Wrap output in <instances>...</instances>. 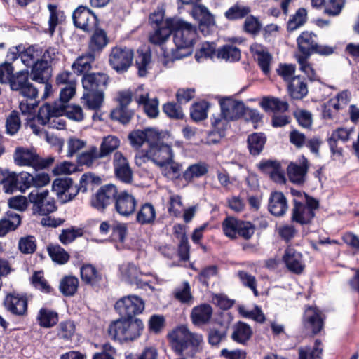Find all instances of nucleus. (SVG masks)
Masks as SVG:
<instances>
[{"label": "nucleus", "instance_id": "nucleus-1", "mask_svg": "<svg viewBox=\"0 0 359 359\" xmlns=\"http://www.w3.org/2000/svg\"><path fill=\"white\" fill-rule=\"evenodd\" d=\"M166 24L171 29V34H173L175 48H172L170 53L165 50V56L175 60L190 55L197 36L196 27L177 18L166 19Z\"/></svg>", "mask_w": 359, "mask_h": 359}, {"label": "nucleus", "instance_id": "nucleus-2", "mask_svg": "<svg viewBox=\"0 0 359 359\" xmlns=\"http://www.w3.org/2000/svg\"><path fill=\"white\" fill-rule=\"evenodd\" d=\"M168 338L172 349L179 355L194 358L202 351V334L190 332L185 325L177 327L168 334Z\"/></svg>", "mask_w": 359, "mask_h": 359}, {"label": "nucleus", "instance_id": "nucleus-3", "mask_svg": "<svg viewBox=\"0 0 359 359\" xmlns=\"http://www.w3.org/2000/svg\"><path fill=\"white\" fill-rule=\"evenodd\" d=\"M109 81V77L105 73L93 72L83 75L81 81L84 93L81 99L89 109L97 110L102 107Z\"/></svg>", "mask_w": 359, "mask_h": 359}, {"label": "nucleus", "instance_id": "nucleus-4", "mask_svg": "<svg viewBox=\"0 0 359 359\" xmlns=\"http://www.w3.org/2000/svg\"><path fill=\"white\" fill-rule=\"evenodd\" d=\"M9 86L13 91L18 92L26 98V100H22L19 104L22 114H32L39 104V102L36 100L38 89L29 81V71L25 69L17 72Z\"/></svg>", "mask_w": 359, "mask_h": 359}, {"label": "nucleus", "instance_id": "nucleus-5", "mask_svg": "<svg viewBox=\"0 0 359 359\" xmlns=\"http://www.w3.org/2000/svg\"><path fill=\"white\" fill-rule=\"evenodd\" d=\"M144 327L142 321L139 318H119L110 323L108 327V334L114 340L133 341L140 337Z\"/></svg>", "mask_w": 359, "mask_h": 359}, {"label": "nucleus", "instance_id": "nucleus-6", "mask_svg": "<svg viewBox=\"0 0 359 359\" xmlns=\"http://www.w3.org/2000/svg\"><path fill=\"white\" fill-rule=\"evenodd\" d=\"M305 202L293 200L291 220L301 225L310 224L316 216V210L319 208V201L315 198L304 193Z\"/></svg>", "mask_w": 359, "mask_h": 359}, {"label": "nucleus", "instance_id": "nucleus-7", "mask_svg": "<svg viewBox=\"0 0 359 359\" xmlns=\"http://www.w3.org/2000/svg\"><path fill=\"white\" fill-rule=\"evenodd\" d=\"M222 230L224 235L231 239H236L238 236L249 240L255 233V226L250 222L227 217L222 222Z\"/></svg>", "mask_w": 359, "mask_h": 359}, {"label": "nucleus", "instance_id": "nucleus-8", "mask_svg": "<svg viewBox=\"0 0 359 359\" xmlns=\"http://www.w3.org/2000/svg\"><path fill=\"white\" fill-rule=\"evenodd\" d=\"M13 158L17 165L30 166L36 170L46 168L54 161L53 157L41 158L36 152L22 147L15 149Z\"/></svg>", "mask_w": 359, "mask_h": 359}, {"label": "nucleus", "instance_id": "nucleus-9", "mask_svg": "<svg viewBox=\"0 0 359 359\" xmlns=\"http://www.w3.org/2000/svg\"><path fill=\"white\" fill-rule=\"evenodd\" d=\"M316 37L317 35L312 32H302L297 39L299 51L322 56H329L334 53L335 47L318 44L316 41Z\"/></svg>", "mask_w": 359, "mask_h": 359}, {"label": "nucleus", "instance_id": "nucleus-10", "mask_svg": "<svg viewBox=\"0 0 359 359\" xmlns=\"http://www.w3.org/2000/svg\"><path fill=\"white\" fill-rule=\"evenodd\" d=\"M49 191L44 190L39 191H32L28 196L30 203L32 204V213L34 215L47 216L50 213L55 212L57 207L55 201L48 197Z\"/></svg>", "mask_w": 359, "mask_h": 359}, {"label": "nucleus", "instance_id": "nucleus-11", "mask_svg": "<svg viewBox=\"0 0 359 359\" xmlns=\"http://www.w3.org/2000/svg\"><path fill=\"white\" fill-rule=\"evenodd\" d=\"M144 300L137 295H127L118 299L114 308L120 315V318L135 319V316L142 313L144 310Z\"/></svg>", "mask_w": 359, "mask_h": 359}, {"label": "nucleus", "instance_id": "nucleus-12", "mask_svg": "<svg viewBox=\"0 0 359 359\" xmlns=\"http://www.w3.org/2000/svg\"><path fill=\"white\" fill-rule=\"evenodd\" d=\"M134 57V52L127 47L116 46L111 48L109 62L113 69L118 73L128 71L131 66Z\"/></svg>", "mask_w": 359, "mask_h": 359}, {"label": "nucleus", "instance_id": "nucleus-13", "mask_svg": "<svg viewBox=\"0 0 359 359\" xmlns=\"http://www.w3.org/2000/svg\"><path fill=\"white\" fill-rule=\"evenodd\" d=\"M74 25L84 32H89L98 25L97 15L86 6H78L72 13Z\"/></svg>", "mask_w": 359, "mask_h": 359}, {"label": "nucleus", "instance_id": "nucleus-14", "mask_svg": "<svg viewBox=\"0 0 359 359\" xmlns=\"http://www.w3.org/2000/svg\"><path fill=\"white\" fill-rule=\"evenodd\" d=\"M118 192L117 187L114 184L103 185L92 197L91 205L97 210L103 212L108 205L114 204Z\"/></svg>", "mask_w": 359, "mask_h": 359}, {"label": "nucleus", "instance_id": "nucleus-15", "mask_svg": "<svg viewBox=\"0 0 359 359\" xmlns=\"http://www.w3.org/2000/svg\"><path fill=\"white\" fill-rule=\"evenodd\" d=\"M221 116L226 121H235L244 116L245 104L231 97H222L219 100Z\"/></svg>", "mask_w": 359, "mask_h": 359}, {"label": "nucleus", "instance_id": "nucleus-16", "mask_svg": "<svg viewBox=\"0 0 359 359\" xmlns=\"http://www.w3.org/2000/svg\"><path fill=\"white\" fill-rule=\"evenodd\" d=\"M144 157L151 159L156 165L162 168L172 162L174 153L171 145L161 142L152 145Z\"/></svg>", "mask_w": 359, "mask_h": 359}, {"label": "nucleus", "instance_id": "nucleus-17", "mask_svg": "<svg viewBox=\"0 0 359 359\" xmlns=\"http://www.w3.org/2000/svg\"><path fill=\"white\" fill-rule=\"evenodd\" d=\"M304 329L312 335L318 334L324 327L321 311L316 307L308 306L302 317Z\"/></svg>", "mask_w": 359, "mask_h": 359}, {"label": "nucleus", "instance_id": "nucleus-18", "mask_svg": "<svg viewBox=\"0 0 359 359\" xmlns=\"http://www.w3.org/2000/svg\"><path fill=\"white\" fill-rule=\"evenodd\" d=\"M137 201L135 197L126 190L120 191L114 204V210L119 215L128 217L136 210Z\"/></svg>", "mask_w": 359, "mask_h": 359}, {"label": "nucleus", "instance_id": "nucleus-19", "mask_svg": "<svg viewBox=\"0 0 359 359\" xmlns=\"http://www.w3.org/2000/svg\"><path fill=\"white\" fill-rule=\"evenodd\" d=\"M113 164L116 178L125 184H130L133 181V171L127 159L121 152L114 154Z\"/></svg>", "mask_w": 359, "mask_h": 359}, {"label": "nucleus", "instance_id": "nucleus-20", "mask_svg": "<svg viewBox=\"0 0 359 359\" xmlns=\"http://www.w3.org/2000/svg\"><path fill=\"white\" fill-rule=\"evenodd\" d=\"M4 306L8 311L15 316H25L27 311L26 297L15 293L6 295L4 300Z\"/></svg>", "mask_w": 359, "mask_h": 359}, {"label": "nucleus", "instance_id": "nucleus-21", "mask_svg": "<svg viewBox=\"0 0 359 359\" xmlns=\"http://www.w3.org/2000/svg\"><path fill=\"white\" fill-rule=\"evenodd\" d=\"M250 50L263 73L266 75L269 74L272 60V56L269 52L264 46L257 43H252L250 47Z\"/></svg>", "mask_w": 359, "mask_h": 359}, {"label": "nucleus", "instance_id": "nucleus-22", "mask_svg": "<svg viewBox=\"0 0 359 359\" xmlns=\"http://www.w3.org/2000/svg\"><path fill=\"white\" fill-rule=\"evenodd\" d=\"M287 268L296 274L302 273L304 265L302 262V255L297 252L294 248L287 247L283 257Z\"/></svg>", "mask_w": 359, "mask_h": 359}, {"label": "nucleus", "instance_id": "nucleus-23", "mask_svg": "<svg viewBox=\"0 0 359 359\" xmlns=\"http://www.w3.org/2000/svg\"><path fill=\"white\" fill-rule=\"evenodd\" d=\"M287 209V201L284 194L281 191L271 192L269 199V211L276 217H282Z\"/></svg>", "mask_w": 359, "mask_h": 359}, {"label": "nucleus", "instance_id": "nucleus-24", "mask_svg": "<svg viewBox=\"0 0 359 359\" xmlns=\"http://www.w3.org/2000/svg\"><path fill=\"white\" fill-rule=\"evenodd\" d=\"M93 29L94 32L88 42V50L90 53L97 55L107 46L109 39L103 29L96 27Z\"/></svg>", "mask_w": 359, "mask_h": 359}, {"label": "nucleus", "instance_id": "nucleus-25", "mask_svg": "<svg viewBox=\"0 0 359 359\" xmlns=\"http://www.w3.org/2000/svg\"><path fill=\"white\" fill-rule=\"evenodd\" d=\"M289 95L293 100H302L308 94L306 79L301 76H293L287 86Z\"/></svg>", "mask_w": 359, "mask_h": 359}, {"label": "nucleus", "instance_id": "nucleus-26", "mask_svg": "<svg viewBox=\"0 0 359 359\" xmlns=\"http://www.w3.org/2000/svg\"><path fill=\"white\" fill-rule=\"evenodd\" d=\"M308 169L309 162L304 156L301 165L290 163L287 167V175L290 180L297 184H303L305 182V177Z\"/></svg>", "mask_w": 359, "mask_h": 359}, {"label": "nucleus", "instance_id": "nucleus-27", "mask_svg": "<svg viewBox=\"0 0 359 359\" xmlns=\"http://www.w3.org/2000/svg\"><path fill=\"white\" fill-rule=\"evenodd\" d=\"M212 308L208 304H201L194 306L191 312V320L194 325L207 324L212 315Z\"/></svg>", "mask_w": 359, "mask_h": 359}, {"label": "nucleus", "instance_id": "nucleus-28", "mask_svg": "<svg viewBox=\"0 0 359 359\" xmlns=\"http://www.w3.org/2000/svg\"><path fill=\"white\" fill-rule=\"evenodd\" d=\"M22 223L19 214L8 211L5 217L0 219V237L5 236L10 231H15Z\"/></svg>", "mask_w": 359, "mask_h": 359}, {"label": "nucleus", "instance_id": "nucleus-29", "mask_svg": "<svg viewBox=\"0 0 359 359\" xmlns=\"http://www.w3.org/2000/svg\"><path fill=\"white\" fill-rule=\"evenodd\" d=\"M81 280L93 287H98L102 282V275L92 264H84L81 270Z\"/></svg>", "mask_w": 359, "mask_h": 359}, {"label": "nucleus", "instance_id": "nucleus-30", "mask_svg": "<svg viewBox=\"0 0 359 359\" xmlns=\"http://www.w3.org/2000/svg\"><path fill=\"white\" fill-rule=\"evenodd\" d=\"M156 212L151 203L142 204L136 214V222L140 225H152L154 224Z\"/></svg>", "mask_w": 359, "mask_h": 359}, {"label": "nucleus", "instance_id": "nucleus-31", "mask_svg": "<svg viewBox=\"0 0 359 359\" xmlns=\"http://www.w3.org/2000/svg\"><path fill=\"white\" fill-rule=\"evenodd\" d=\"M259 105L266 112H285L289 109V104L287 102L273 96L263 97Z\"/></svg>", "mask_w": 359, "mask_h": 359}, {"label": "nucleus", "instance_id": "nucleus-32", "mask_svg": "<svg viewBox=\"0 0 359 359\" xmlns=\"http://www.w3.org/2000/svg\"><path fill=\"white\" fill-rule=\"evenodd\" d=\"M123 279L130 285H135L138 287L143 286L141 280V273L137 267L133 263H128L121 267Z\"/></svg>", "mask_w": 359, "mask_h": 359}, {"label": "nucleus", "instance_id": "nucleus-33", "mask_svg": "<svg viewBox=\"0 0 359 359\" xmlns=\"http://www.w3.org/2000/svg\"><path fill=\"white\" fill-rule=\"evenodd\" d=\"M252 335V330L250 326L244 322L239 321L233 326L231 339L237 343L245 344Z\"/></svg>", "mask_w": 359, "mask_h": 359}, {"label": "nucleus", "instance_id": "nucleus-34", "mask_svg": "<svg viewBox=\"0 0 359 359\" xmlns=\"http://www.w3.org/2000/svg\"><path fill=\"white\" fill-rule=\"evenodd\" d=\"M266 142V137L262 133H254L248 135L247 139L248 148L251 155H259Z\"/></svg>", "mask_w": 359, "mask_h": 359}, {"label": "nucleus", "instance_id": "nucleus-35", "mask_svg": "<svg viewBox=\"0 0 359 359\" xmlns=\"http://www.w3.org/2000/svg\"><path fill=\"white\" fill-rule=\"evenodd\" d=\"M32 67V80L39 83H45L48 80L49 65L47 60H37Z\"/></svg>", "mask_w": 359, "mask_h": 359}, {"label": "nucleus", "instance_id": "nucleus-36", "mask_svg": "<svg viewBox=\"0 0 359 359\" xmlns=\"http://www.w3.org/2000/svg\"><path fill=\"white\" fill-rule=\"evenodd\" d=\"M96 55L90 51L81 56H79L72 64V68L77 74H88V71L92 68V62L95 60Z\"/></svg>", "mask_w": 359, "mask_h": 359}, {"label": "nucleus", "instance_id": "nucleus-37", "mask_svg": "<svg viewBox=\"0 0 359 359\" xmlns=\"http://www.w3.org/2000/svg\"><path fill=\"white\" fill-rule=\"evenodd\" d=\"M0 184H3V189L6 194H13L20 191L18 184V176L15 172H10L8 169H4Z\"/></svg>", "mask_w": 359, "mask_h": 359}, {"label": "nucleus", "instance_id": "nucleus-38", "mask_svg": "<svg viewBox=\"0 0 359 359\" xmlns=\"http://www.w3.org/2000/svg\"><path fill=\"white\" fill-rule=\"evenodd\" d=\"M100 179L98 177H95L91 173L83 174L81 176V180H80L79 187L77 188L76 187H75L74 189V191L69 193L68 195L65 194L64 195L65 198H63L62 197L61 198L62 200V203H67V202L72 201L77 195V194L79 191H81L82 192L86 191V190H87L86 185L88 184H89V183L92 184H96V183H98L100 182Z\"/></svg>", "mask_w": 359, "mask_h": 359}, {"label": "nucleus", "instance_id": "nucleus-39", "mask_svg": "<svg viewBox=\"0 0 359 359\" xmlns=\"http://www.w3.org/2000/svg\"><path fill=\"white\" fill-rule=\"evenodd\" d=\"M208 172V165L204 162H199L189 165L183 172L182 177L188 182H191L194 178H199Z\"/></svg>", "mask_w": 359, "mask_h": 359}, {"label": "nucleus", "instance_id": "nucleus-40", "mask_svg": "<svg viewBox=\"0 0 359 359\" xmlns=\"http://www.w3.org/2000/svg\"><path fill=\"white\" fill-rule=\"evenodd\" d=\"M37 320L41 327H52L58 322V314L46 308H41L39 311Z\"/></svg>", "mask_w": 359, "mask_h": 359}, {"label": "nucleus", "instance_id": "nucleus-41", "mask_svg": "<svg viewBox=\"0 0 359 359\" xmlns=\"http://www.w3.org/2000/svg\"><path fill=\"white\" fill-rule=\"evenodd\" d=\"M241 55L240 49L231 44L224 45L217 50V57L226 61H238L241 59Z\"/></svg>", "mask_w": 359, "mask_h": 359}, {"label": "nucleus", "instance_id": "nucleus-42", "mask_svg": "<svg viewBox=\"0 0 359 359\" xmlns=\"http://www.w3.org/2000/svg\"><path fill=\"white\" fill-rule=\"evenodd\" d=\"M250 12V6H243L237 2L224 13V16L227 20L233 21L247 17Z\"/></svg>", "mask_w": 359, "mask_h": 359}, {"label": "nucleus", "instance_id": "nucleus-43", "mask_svg": "<svg viewBox=\"0 0 359 359\" xmlns=\"http://www.w3.org/2000/svg\"><path fill=\"white\" fill-rule=\"evenodd\" d=\"M119 144L120 141L118 137L112 135L105 137L98 151V157L101 158L107 157L115 151L119 147Z\"/></svg>", "mask_w": 359, "mask_h": 359}, {"label": "nucleus", "instance_id": "nucleus-44", "mask_svg": "<svg viewBox=\"0 0 359 359\" xmlns=\"http://www.w3.org/2000/svg\"><path fill=\"white\" fill-rule=\"evenodd\" d=\"M58 116H60L59 107H53L49 104H45L39 108L36 118L40 124L45 126L48 123L51 117Z\"/></svg>", "mask_w": 359, "mask_h": 359}, {"label": "nucleus", "instance_id": "nucleus-45", "mask_svg": "<svg viewBox=\"0 0 359 359\" xmlns=\"http://www.w3.org/2000/svg\"><path fill=\"white\" fill-rule=\"evenodd\" d=\"M60 116L65 115L69 119L81 121L83 119V113L82 108L76 104H63L59 107Z\"/></svg>", "mask_w": 359, "mask_h": 359}, {"label": "nucleus", "instance_id": "nucleus-46", "mask_svg": "<svg viewBox=\"0 0 359 359\" xmlns=\"http://www.w3.org/2000/svg\"><path fill=\"white\" fill-rule=\"evenodd\" d=\"M307 11L304 8H299L294 15H292L289 19L287 25V30L292 32L297 29L306 22Z\"/></svg>", "mask_w": 359, "mask_h": 359}, {"label": "nucleus", "instance_id": "nucleus-47", "mask_svg": "<svg viewBox=\"0 0 359 359\" xmlns=\"http://www.w3.org/2000/svg\"><path fill=\"white\" fill-rule=\"evenodd\" d=\"M79 280L74 276H65L60 283V290L66 297L73 296L77 291Z\"/></svg>", "mask_w": 359, "mask_h": 359}, {"label": "nucleus", "instance_id": "nucleus-48", "mask_svg": "<svg viewBox=\"0 0 359 359\" xmlns=\"http://www.w3.org/2000/svg\"><path fill=\"white\" fill-rule=\"evenodd\" d=\"M47 251L52 260L60 264H65L69 259L67 252L58 244L49 245L47 247Z\"/></svg>", "mask_w": 359, "mask_h": 359}, {"label": "nucleus", "instance_id": "nucleus-49", "mask_svg": "<svg viewBox=\"0 0 359 359\" xmlns=\"http://www.w3.org/2000/svg\"><path fill=\"white\" fill-rule=\"evenodd\" d=\"M171 35V29L166 21L161 27L156 28L154 32L149 35V41L155 45H162Z\"/></svg>", "mask_w": 359, "mask_h": 359}, {"label": "nucleus", "instance_id": "nucleus-50", "mask_svg": "<svg viewBox=\"0 0 359 359\" xmlns=\"http://www.w3.org/2000/svg\"><path fill=\"white\" fill-rule=\"evenodd\" d=\"M134 115V111L128 107H117L111 110L110 117L112 120L117 121L119 123L126 125L132 119Z\"/></svg>", "mask_w": 359, "mask_h": 359}, {"label": "nucleus", "instance_id": "nucleus-51", "mask_svg": "<svg viewBox=\"0 0 359 359\" xmlns=\"http://www.w3.org/2000/svg\"><path fill=\"white\" fill-rule=\"evenodd\" d=\"M18 248L22 254H33L36 250V242L34 236L28 235L21 237L18 241Z\"/></svg>", "mask_w": 359, "mask_h": 359}, {"label": "nucleus", "instance_id": "nucleus-52", "mask_svg": "<svg viewBox=\"0 0 359 359\" xmlns=\"http://www.w3.org/2000/svg\"><path fill=\"white\" fill-rule=\"evenodd\" d=\"M72 184L71 178H57L53 182L52 189L58 197L62 198L67 191L72 189Z\"/></svg>", "mask_w": 359, "mask_h": 359}, {"label": "nucleus", "instance_id": "nucleus-53", "mask_svg": "<svg viewBox=\"0 0 359 359\" xmlns=\"http://www.w3.org/2000/svg\"><path fill=\"white\" fill-rule=\"evenodd\" d=\"M151 55L150 51L139 52L136 57L135 65L138 69V75L141 77L145 76L147 74V68L151 62Z\"/></svg>", "mask_w": 359, "mask_h": 359}, {"label": "nucleus", "instance_id": "nucleus-54", "mask_svg": "<svg viewBox=\"0 0 359 359\" xmlns=\"http://www.w3.org/2000/svg\"><path fill=\"white\" fill-rule=\"evenodd\" d=\"M21 126V121L17 111H12L6 121V131L10 135H15Z\"/></svg>", "mask_w": 359, "mask_h": 359}, {"label": "nucleus", "instance_id": "nucleus-55", "mask_svg": "<svg viewBox=\"0 0 359 359\" xmlns=\"http://www.w3.org/2000/svg\"><path fill=\"white\" fill-rule=\"evenodd\" d=\"M227 327L210 328L208 331V343L212 346L219 345L221 341L226 339L227 335Z\"/></svg>", "mask_w": 359, "mask_h": 359}, {"label": "nucleus", "instance_id": "nucleus-56", "mask_svg": "<svg viewBox=\"0 0 359 359\" xmlns=\"http://www.w3.org/2000/svg\"><path fill=\"white\" fill-rule=\"evenodd\" d=\"M98 150L96 147H91L88 151H84L77 157V162L80 165L90 167L98 157Z\"/></svg>", "mask_w": 359, "mask_h": 359}, {"label": "nucleus", "instance_id": "nucleus-57", "mask_svg": "<svg viewBox=\"0 0 359 359\" xmlns=\"http://www.w3.org/2000/svg\"><path fill=\"white\" fill-rule=\"evenodd\" d=\"M15 74L11 62L6 61L0 64V83L10 85Z\"/></svg>", "mask_w": 359, "mask_h": 359}, {"label": "nucleus", "instance_id": "nucleus-58", "mask_svg": "<svg viewBox=\"0 0 359 359\" xmlns=\"http://www.w3.org/2000/svg\"><path fill=\"white\" fill-rule=\"evenodd\" d=\"M32 283L36 288L45 293H50L53 290L50 285L43 277L42 271H35L32 276Z\"/></svg>", "mask_w": 359, "mask_h": 359}, {"label": "nucleus", "instance_id": "nucleus-59", "mask_svg": "<svg viewBox=\"0 0 359 359\" xmlns=\"http://www.w3.org/2000/svg\"><path fill=\"white\" fill-rule=\"evenodd\" d=\"M216 44L215 43L205 42L202 44L201 48L195 54V58L197 61L203 57L212 58L214 56L217 57Z\"/></svg>", "mask_w": 359, "mask_h": 359}, {"label": "nucleus", "instance_id": "nucleus-60", "mask_svg": "<svg viewBox=\"0 0 359 359\" xmlns=\"http://www.w3.org/2000/svg\"><path fill=\"white\" fill-rule=\"evenodd\" d=\"M58 336L65 340H71L75 332V325L72 320L62 321L59 324Z\"/></svg>", "mask_w": 359, "mask_h": 359}, {"label": "nucleus", "instance_id": "nucleus-61", "mask_svg": "<svg viewBox=\"0 0 359 359\" xmlns=\"http://www.w3.org/2000/svg\"><path fill=\"white\" fill-rule=\"evenodd\" d=\"M82 235L83 233L81 229H75L72 226L71 228L62 230L61 233L59 236V240L62 244L67 245Z\"/></svg>", "mask_w": 359, "mask_h": 359}, {"label": "nucleus", "instance_id": "nucleus-62", "mask_svg": "<svg viewBox=\"0 0 359 359\" xmlns=\"http://www.w3.org/2000/svg\"><path fill=\"white\" fill-rule=\"evenodd\" d=\"M207 109L205 102L194 103L190 109L191 118L195 121L205 119L207 116Z\"/></svg>", "mask_w": 359, "mask_h": 359}, {"label": "nucleus", "instance_id": "nucleus-63", "mask_svg": "<svg viewBox=\"0 0 359 359\" xmlns=\"http://www.w3.org/2000/svg\"><path fill=\"white\" fill-rule=\"evenodd\" d=\"M163 111L170 118L182 119L184 114L180 106L174 102H167L163 106Z\"/></svg>", "mask_w": 359, "mask_h": 359}, {"label": "nucleus", "instance_id": "nucleus-64", "mask_svg": "<svg viewBox=\"0 0 359 359\" xmlns=\"http://www.w3.org/2000/svg\"><path fill=\"white\" fill-rule=\"evenodd\" d=\"M322 352L323 349L318 347H301L299 348V359H320Z\"/></svg>", "mask_w": 359, "mask_h": 359}]
</instances>
